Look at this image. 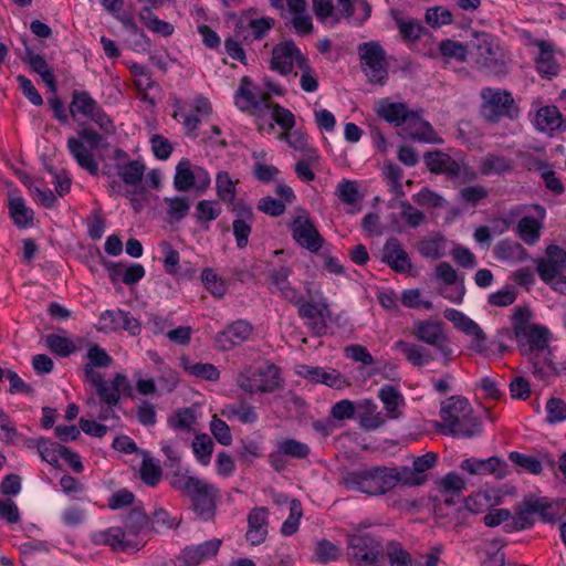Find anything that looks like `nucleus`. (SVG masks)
I'll list each match as a JSON object with an SVG mask.
<instances>
[{
  "label": "nucleus",
  "instance_id": "nucleus-54",
  "mask_svg": "<svg viewBox=\"0 0 566 566\" xmlns=\"http://www.w3.org/2000/svg\"><path fill=\"white\" fill-rule=\"evenodd\" d=\"M541 55L536 60V69L539 73L552 76L558 72V66L554 61L549 44L542 41L539 43Z\"/></svg>",
  "mask_w": 566,
  "mask_h": 566
},
{
  "label": "nucleus",
  "instance_id": "nucleus-40",
  "mask_svg": "<svg viewBox=\"0 0 566 566\" xmlns=\"http://www.w3.org/2000/svg\"><path fill=\"white\" fill-rule=\"evenodd\" d=\"M9 214L19 228H25L33 220V211L25 206L22 197H11L9 200Z\"/></svg>",
  "mask_w": 566,
  "mask_h": 566
},
{
  "label": "nucleus",
  "instance_id": "nucleus-56",
  "mask_svg": "<svg viewBox=\"0 0 566 566\" xmlns=\"http://www.w3.org/2000/svg\"><path fill=\"white\" fill-rule=\"evenodd\" d=\"M302 514L303 511L301 502L293 499L290 503V514L281 526V533L284 536H291L297 532Z\"/></svg>",
  "mask_w": 566,
  "mask_h": 566
},
{
  "label": "nucleus",
  "instance_id": "nucleus-41",
  "mask_svg": "<svg viewBox=\"0 0 566 566\" xmlns=\"http://www.w3.org/2000/svg\"><path fill=\"white\" fill-rule=\"evenodd\" d=\"M116 171L126 185L136 186L143 179L145 166L139 160H128L126 164H116Z\"/></svg>",
  "mask_w": 566,
  "mask_h": 566
},
{
  "label": "nucleus",
  "instance_id": "nucleus-11",
  "mask_svg": "<svg viewBox=\"0 0 566 566\" xmlns=\"http://www.w3.org/2000/svg\"><path fill=\"white\" fill-rule=\"evenodd\" d=\"M471 411L469 400L462 396H451L441 402L440 418L443 421L439 427L442 434H452L463 415Z\"/></svg>",
  "mask_w": 566,
  "mask_h": 566
},
{
  "label": "nucleus",
  "instance_id": "nucleus-62",
  "mask_svg": "<svg viewBox=\"0 0 566 566\" xmlns=\"http://www.w3.org/2000/svg\"><path fill=\"white\" fill-rule=\"evenodd\" d=\"M160 248L164 254L163 265L166 273L172 276H177L179 274V252L175 250L167 241L161 242Z\"/></svg>",
  "mask_w": 566,
  "mask_h": 566
},
{
  "label": "nucleus",
  "instance_id": "nucleus-25",
  "mask_svg": "<svg viewBox=\"0 0 566 566\" xmlns=\"http://www.w3.org/2000/svg\"><path fill=\"white\" fill-rule=\"evenodd\" d=\"M413 335L420 342L428 345H439L440 340H447L444 334V323L440 321H421L415 324Z\"/></svg>",
  "mask_w": 566,
  "mask_h": 566
},
{
  "label": "nucleus",
  "instance_id": "nucleus-6",
  "mask_svg": "<svg viewBox=\"0 0 566 566\" xmlns=\"http://www.w3.org/2000/svg\"><path fill=\"white\" fill-rule=\"evenodd\" d=\"M347 549L355 566H379L384 556L381 537L359 530L356 534L348 535Z\"/></svg>",
  "mask_w": 566,
  "mask_h": 566
},
{
  "label": "nucleus",
  "instance_id": "nucleus-18",
  "mask_svg": "<svg viewBox=\"0 0 566 566\" xmlns=\"http://www.w3.org/2000/svg\"><path fill=\"white\" fill-rule=\"evenodd\" d=\"M423 160L427 168L432 174L446 175L450 179L460 177L461 167L459 163L441 150L424 153Z\"/></svg>",
  "mask_w": 566,
  "mask_h": 566
},
{
  "label": "nucleus",
  "instance_id": "nucleus-12",
  "mask_svg": "<svg viewBox=\"0 0 566 566\" xmlns=\"http://www.w3.org/2000/svg\"><path fill=\"white\" fill-rule=\"evenodd\" d=\"M291 233L297 244L312 253L323 247L324 238L307 217L297 216L291 224Z\"/></svg>",
  "mask_w": 566,
  "mask_h": 566
},
{
  "label": "nucleus",
  "instance_id": "nucleus-50",
  "mask_svg": "<svg viewBox=\"0 0 566 566\" xmlns=\"http://www.w3.org/2000/svg\"><path fill=\"white\" fill-rule=\"evenodd\" d=\"M179 525V521L176 517H171L170 514L163 507L156 509L151 517H149V528L156 533L167 532Z\"/></svg>",
  "mask_w": 566,
  "mask_h": 566
},
{
  "label": "nucleus",
  "instance_id": "nucleus-13",
  "mask_svg": "<svg viewBox=\"0 0 566 566\" xmlns=\"http://www.w3.org/2000/svg\"><path fill=\"white\" fill-rule=\"evenodd\" d=\"M222 542L212 538L197 545H188L177 556L178 566H198L214 557Z\"/></svg>",
  "mask_w": 566,
  "mask_h": 566
},
{
  "label": "nucleus",
  "instance_id": "nucleus-4",
  "mask_svg": "<svg viewBox=\"0 0 566 566\" xmlns=\"http://www.w3.org/2000/svg\"><path fill=\"white\" fill-rule=\"evenodd\" d=\"M235 382L244 392L254 395L273 392L282 386L283 380L280 367L266 363L258 368H245L238 375Z\"/></svg>",
  "mask_w": 566,
  "mask_h": 566
},
{
  "label": "nucleus",
  "instance_id": "nucleus-27",
  "mask_svg": "<svg viewBox=\"0 0 566 566\" xmlns=\"http://www.w3.org/2000/svg\"><path fill=\"white\" fill-rule=\"evenodd\" d=\"M359 426L366 431H374L386 423V417L378 411L377 405L370 400L365 399L357 406Z\"/></svg>",
  "mask_w": 566,
  "mask_h": 566
},
{
  "label": "nucleus",
  "instance_id": "nucleus-37",
  "mask_svg": "<svg viewBox=\"0 0 566 566\" xmlns=\"http://www.w3.org/2000/svg\"><path fill=\"white\" fill-rule=\"evenodd\" d=\"M535 122L541 130H555L562 127L563 116L557 106L546 105L537 111Z\"/></svg>",
  "mask_w": 566,
  "mask_h": 566
},
{
  "label": "nucleus",
  "instance_id": "nucleus-3",
  "mask_svg": "<svg viewBox=\"0 0 566 566\" xmlns=\"http://www.w3.org/2000/svg\"><path fill=\"white\" fill-rule=\"evenodd\" d=\"M391 468L375 465L346 472L342 483L349 491H357L370 496L382 495L397 485Z\"/></svg>",
  "mask_w": 566,
  "mask_h": 566
},
{
  "label": "nucleus",
  "instance_id": "nucleus-32",
  "mask_svg": "<svg viewBox=\"0 0 566 566\" xmlns=\"http://www.w3.org/2000/svg\"><path fill=\"white\" fill-rule=\"evenodd\" d=\"M514 169L513 159L496 154L485 155L480 164V172L483 176L503 175Z\"/></svg>",
  "mask_w": 566,
  "mask_h": 566
},
{
  "label": "nucleus",
  "instance_id": "nucleus-47",
  "mask_svg": "<svg viewBox=\"0 0 566 566\" xmlns=\"http://www.w3.org/2000/svg\"><path fill=\"white\" fill-rule=\"evenodd\" d=\"M237 454L242 462L251 464L254 459L263 457L262 443L259 440L247 437L241 440Z\"/></svg>",
  "mask_w": 566,
  "mask_h": 566
},
{
  "label": "nucleus",
  "instance_id": "nucleus-10",
  "mask_svg": "<svg viewBox=\"0 0 566 566\" xmlns=\"http://www.w3.org/2000/svg\"><path fill=\"white\" fill-rule=\"evenodd\" d=\"M443 314L455 328L472 337V348L476 353L486 354V335L476 322L455 308H447Z\"/></svg>",
  "mask_w": 566,
  "mask_h": 566
},
{
  "label": "nucleus",
  "instance_id": "nucleus-59",
  "mask_svg": "<svg viewBox=\"0 0 566 566\" xmlns=\"http://www.w3.org/2000/svg\"><path fill=\"white\" fill-rule=\"evenodd\" d=\"M340 553V547L328 539H321L316 543L315 556L321 564L337 560Z\"/></svg>",
  "mask_w": 566,
  "mask_h": 566
},
{
  "label": "nucleus",
  "instance_id": "nucleus-23",
  "mask_svg": "<svg viewBox=\"0 0 566 566\" xmlns=\"http://www.w3.org/2000/svg\"><path fill=\"white\" fill-rule=\"evenodd\" d=\"M527 168L528 170L537 171L543 179L545 187L554 195L559 196L564 193L565 187L562 180L556 176V172L549 163L537 157L530 156L527 158Z\"/></svg>",
  "mask_w": 566,
  "mask_h": 566
},
{
  "label": "nucleus",
  "instance_id": "nucleus-33",
  "mask_svg": "<svg viewBox=\"0 0 566 566\" xmlns=\"http://www.w3.org/2000/svg\"><path fill=\"white\" fill-rule=\"evenodd\" d=\"M378 398L384 403L387 411L386 418L398 419L401 416L399 405L403 403V396L401 392L391 385H385L378 390Z\"/></svg>",
  "mask_w": 566,
  "mask_h": 566
},
{
  "label": "nucleus",
  "instance_id": "nucleus-53",
  "mask_svg": "<svg viewBox=\"0 0 566 566\" xmlns=\"http://www.w3.org/2000/svg\"><path fill=\"white\" fill-rule=\"evenodd\" d=\"M46 346L52 353L61 357H67L76 350V346L72 339L57 334L46 336Z\"/></svg>",
  "mask_w": 566,
  "mask_h": 566
},
{
  "label": "nucleus",
  "instance_id": "nucleus-5",
  "mask_svg": "<svg viewBox=\"0 0 566 566\" xmlns=\"http://www.w3.org/2000/svg\"><path fill=\"white\" fill-rule=\"evenodd\" d=\"M357 53L360 67L367 81L373 85L384 86L388 81L387 53L378 41L359 43Z\"/></svg>",
  "mask_w": 566,
  "mask_h": 566
},
{
  "label": "nucleus",
  "instance_id": "nucleus-60",
  "mask_svg": "<svg viewBox=\"0 0 566 566\" xmlns=\"http://www.w3.org/2000/svg\"><path fill=\"white\" fill-rule=\"evenodd\" d=\"M503 545L500 541L492 542L482 551L481 565L482 566H505V554L501 547Z\"/></svg>",
  "mask_w": 566,
  "mask_h": 566
},
{
  "label": "nucleus",
  "instance_id": "nucleus-16",
  "mask_svg": "<svg viewBox=\"0 0 566 566\" xmlns=\"http://www.w3.org/2000/svg\"><path fill=\"white\" fill-rule=\"evenodd\" d=\"M381 261L397 273H407L412 268L408 253L396 237H391L385 242L381 251Z\"/></svg>",
  "mask_w": 566,
  "mask_h": 566
},
{
  "label": "nucleus",
  "instance_id": "nucleus-20",
  "mask_svg": "<svg viewBox=\"0 0 566 566\" xmlns=\"http://www.w3.org/2000/svg\"><path fill=\"white\" fill-rule=\"evenodd\" d=\"M269 510L264 506L254 507L248 514L245 539L252 545L262 544L268 537Z\"/></svg>",
  "mask_w": 566,
  "mask_h": 566
},
{
  "label": "nucleus",
  "instance_id": "nucleus-29",
  "mask_svg": "<svg viewBox=\"0 0 566 566\" xmlns=\"http://www.w3.org/2000/svg\"><path fill=\"white\" fill-rule=\"evenodd\" d=\"M221 206L217 200H200L197 202L193 218L196 223L203 230L208 231L210 222L219 218L221 214Z\"/></svg>",
  "mask_w": 566,
  "mask_h": 566
},
{
  "label": "nucleus",
  "instance_id": "nucleus-49",
  "mask_svg": "<svg viewBox=\"0 0 566 566\" xmlns=\"http://www.w3.org/2000/svg\"><path fill=\"white\" fill-rule=\"evenodd\" d=\"M277 448L281 453L285 454V457L298 460L306 459L311 452L310 447L306 443L293 438L279 441Z\"/></svg>",
  "mask_w": 566,
  "mask_h": 566
},
{
  "label": "nucleus",
  "instance_id": "nucleus-24",
  "mask_svg": "<svg viewBox=\"0 0 566 566\" xmlns=\"http://www.w3.org/2000/svg\"><path fill=\"white\" fill-rule=\"evenodd\" d=\"M212 107L208 98L203 96H198L195 98V107L190 114H184L180 111H176L172 114L175 119L184 118V126L187 129V135L191 137H197L195 134L196 129L201 123V116H208L211 114Z\"/></svg>",
  "mask_w": 566,
  "mask_h": 566
},
{
  "label": "nucleus",
  "instance_id": "nucleus-1",
  "mask_svg": "<svg viewBox=\"0 0 566 566\" xmlns=\"http://www.w3.org/2000/svg\"><path fill=\"white\" fill-rule=\"evenodd\" d=\"M122 522L123 526L93 532L91 542L98 546H109L114 552H138L148 541L149 516L143 510L134 507L123 515Z\"/></svg>",
  "mask_w": 566,
  "mask_h": 566
},
{
  "label": "nucleus",
  "instance_id": "nucleus-48",
  "mask_svg": "<svg viewBox=\"0 0 566 566\" xmlns=\"http://www.w3.org/2000/svg\"><path fill=\"white\" fill-rule=\"evenodd\" d=\"M509 460L518 469L531 474H539L543 470L542 461L533 455L512 451L509 453Z\"/></svg>",
  "mask_w": 566,
  "mask_h": 566
},
{
  "label": "nucleus",
  "instance_id": "nucleus-46",
  "mask_svg": "<svg viewBox=\"0 0 566 566\" xmlns=\"http://www.w3.org/2000/svg\"><path fill=\"white\" fill-rule=\"evenodd\" d=\"M192 450L198 462L208 465L213 452V442L207 433L197 434L192 441Z\"/></svg>",
  "mask_w": 566,
  "mask_h": 566
},
{
  "label": "nucleus",
  "instance_id": "nucleus-51",
  "mask_svg": "<svg viewBox=\"0 0 566 566\" xmlns=\"http://www.w3.org/2000/svg\"><path fill=\"white\" fill-rule=\"evenodd\" d=\"M35 447L41 459L51 465L59 464V458H61L62 453L60 448H65V446L63 444H60L54 441H49L44 438L38 439L35 442Z\"/></svg>",
  "mask_w": 566,
  "mask_h": 566
},
{
  "label": "nucleus",
  "instance_id": "nucleus-36",
  "mask_svg": "<svg viewBox=\"0 0 566 566\" xmlns=\"http://www.w3.org/2000/svg\"><path fill=\"white\" fill-rule=\"evenodd\" d=\"M417 250L426 259H441L446 255V238L440 233L423 238L417 243Z\"/></svg>",
  "mask_w": 566,
  "mask_h": 566
},
{
  "label": "nucleus",
  "instance_id": "nucleus-30",
  "mask_svg": "<svg viewBox=\"0 0 566 566\" xmlns=\"http://www.w3.org/2000/svg\"><path fill=\"white\" fill-rule=\"evenodd\" d=\"M409 136L412 140H418L429 144H441L442 139L437 136L432 125L424 120L420 113L417 112V118H412V122L408 125Z\"/></svg>",
  "mask_w": 566,
  "mask_h": 566
},
{
  "label": "nucleus",
  "instance_id": "nucleus-42",
  "mask_svg": "<svg viewBox=\"0 0 566 566\" xmlns=\"http://www.w3.org/2000/svg\"><path fill=\"white\" fill-rule=\"evenodd\" d=\"M182 366L189 375L203 380L217 381L220 378V371L210 363L192 364L188 359H182Z\"/></svg>",
  "mask_w": 566,
  "mask_h": 566
},
{
  "label": "nucleus",
  "instance_id": "nucleus-61",
  "mask_svg": "<svg viewBox=\"0 0 566 566\" xmlns=\"http://www.w3.org/2000/svg\"><path fill=\"white\" fill-rule=\"evenodd\" d=\"M336 195L343 203L349 206L357 203V201L361 197L356 181L348 179H343L337 185Z\"/></svg>",
  "mask_w": 566,
  "mask_h": 566
},
{
  "label": "nucleus",
  "instance_id": "nucleus-21",
  "mask_svg": "<svg viewBox=\"0 0 566 566\" xmlns=\"http://www.w3.org/2000/svg\"><path fill=\"white\" fill-rule=\"evenodd\" d=\"M297 374L316 384H324L331 388L339 389L346 385L345 378L336 369H325L318 366L300 365Z\"/></svg>",
  "mask_w": 566,
  "mask_h": 566
},
{
  "label": "nucleus",
  "instance_id": "nucleus-44",
  "mask_svg": "<svg viewBox=\"0 0 566 566\" xmlns=\"http://www.w3.org/2000/svg\"><path fill=\"white\" fill-rule=\"evenodd\" d=\"M164 202L167 206L168 217L176 222L186 218L190 210V201L187 197H165Z\"/></svg>",
  "mask_w": 566,
  "mask_h": 566
},
{
  "label": "nucleus",
  "instance_id": "nucleus-38",
  "mask_svg": "<svg viewBox=\"0 0 566 566\" xmlns=\"http://www.w3.org/2000/svg\"><path fill=\"white\" fill-rule=\"evenodd\" d=\"M196 175L195 168L188 159H181L175 170L174 188L179 192H186L195 187Z\"/></svg>",
  "mask_w": 566,
  "mask_h": 566
},
{
  "label": "nucleus",
  "instance_id": "nucleus-52",
  "mask_svg": "<svg viewBox=\"0 0 566 566\" xmlns=\"http://www.w3.org/2000/svg\"><path fill=\"white\" fill-rule=\"evenodd\" d=\"M483 423L476 417L463 415L451 436L460 438H473L482 432Z\"/></svg>",
  "mask_w": 566,
  "mask_h": 566
},
{
  "label": "nucleus",
  "instance_id": "nucleus-35",
  "mask_svg": "<svg viewBox=\"0 0 566 566\" xmlns=\"http://www.w3.org/2000/svg\"><path fill=\"white\" fill-rule=\"evenodd\" d=\"M543 223L534 217L525 216L516 224V234L528 245L539 241Z\"/></svg>",
  "mask_w": 566,
  "mask_h": 566
},
{
  "label": "nucleus",
  "instance_id": "nucleus-14",
  "mask_svg": "<svg viewBox=\"0 0 566 566\" xmlns=\"http://www.w3.org/2000/svg\"><path fill=\"white\" fill-rule=\"evenodd\" d=\"M253 331L252 325L243 319L229 324L224 329L217 333L214 337L216 348L228 352L243 344Z\"/></svg>",
  "mask_w": 566,
  "mask_h": 566
},
{
  "label": "nucleus",
  "instance_id": "nucleus-26",
  "mask_svg": "<svg viewBox=\"0 0 566 566\" xmlns=\"http://www.w3.org/2000/svg\"><path fill=\"white\" fill-rule=\"evenodd\" d=\"M297 314L304 321V324L310 327L313 335L324 336L327 334L328 325L325 323L323 314L318 311V306L315 303L305 301L303 304H300Z\"/></svg>",
  "mask_w": 566,
  "mask_h": 566
},
{
  "label": "nucleus",
  "instance_id": "nucleus-63",
  "mask_svg": "<svg viewBox=\"0 0 566 566\" xmlns=\"http://www.w3.org/2000/svg\"><path fill=\"white\" fill-rule=\"evenodd\" d=\"M87 365L94 368H108L113 364V358L108 353L97 344L88 347L86 353Z\"/></svg>",
  "mask_w": 566,
  "mask_h": 566
},
{
  "label": "nucleus",
  "instance_id": "nucleus-7",
  "mask_svg": "<svg viewBox=\"0 0 566 566\" xmlns=\"http://www.w3.org/2000/svg\"><path fill=\"white\" fill-rule=\"evenodd\" d=\"M78 138H67V149L76 164L92 176H97L99 168L91 150L101 146L103 137L92 128L77 130Z\"/></svg>",
  "mask_w": 566,
  "mask_h": 566
},
{
  "label": "nucleus",
  "instance_id": "nucleus-57",
  "mask_svg": "<svg viewBox=\"0 0 566 566\" xmlns=\"http://www.w3.org/2000/svg\"><path fill=\"white\" fill-rule=\"evenodd\" d=\"M201 281L206 290L213 296L222 297L227 292L226 283L218 276V274L210 268H205L201 272Z\"/></svg>",
  "mask_w": 566,
  "mask_h": 566
},
{
  "label": "nucleus",
  "instance_id": "nucleus-19",
  "mask_svg": "<svg viewBox=\"0 0 566 566\" xmlns=\"http://www.w3.org/2000/svg\"><path fill=\"white\" fill-rule=\"evenodd\" d=\"M298 48L293 40H285L276 44L272 50V59L270 61L271 70L287 75L292 72L295 54Z\"/></svg>",
  "mask_w": 566,
  "mask_h": 566
},
{
  "label": "nucleus",
  "instance_id": "nucleus-58",
  "mask_svg": "<svg viewBox=\"0 0 566 566\" xmlns=\"http://www.w3.org/2000/svg\"><path fill=\"white\" fill-rule=\"evenodd\" d=\"M196 417L191 408L178 409L174 416L168 418L170 428L180 431H191Z\"/></svg>",
  "mask_w": 566,
  "mask_h": 566
},
{
  "label": "nucleus",
  "instance_id": "nucleus-64",
  "mask_svg": "<svg viewBox=\"0 0 566 566\" xmlns=\"http://www.w3.org/2000/svg\"><path fill=\"white\" fill-rule=\"evenodd\" d=\"M439 51L441 55L447 59H454L459 62L467 60V48L462 43L451 39L442 40L439 44Z\"/></svg>",
  "mask_w": 566,
  "mask_h": 566
},
{
  "label": "nucleus",
  "instance_id": "nucleus-2",
  "mask_svg": "<svg viewBox=\"0 0 566 566\" xmlns=\"http://www.w3.org/2000/svg\"><path fill=\"white\" fill-rule=\"evenodd\" d=\"M171 485L187 495L196 515L205 522L212 521L217 512L219 489L197 476L178 474Z\"/></svg>",
  "mask_w": 566,
  "mask_h": 566
},
{
  "label": "nucleus",
  "instance_id": "nucleus-15",
  "mask_svg": "<svg viewBox=\"0 0 566 566\" xmlns=\"http://www.w3.org/2000/svg\"><path fill=\"white\" fill-rule=\"evenodd\" d=\"M461 469L470 474H492L497 479H503L509 474V464L499 457L488 459L468 458L462 461Z\"/></svg>",
  "mask_w": 566,
  "mask_h": 566
},
{
  "label": "nucleus",
  "instance_id": "nucleus-28",
  "mask_svg": "<svg viewBox=\"0 0 566 566\" xmlns=\"http://www.w3.org/2000/svg\"><path fill=\"white\" fill-rule=\"evenodd\" d=\"M98 107L99 104L87 91H73L72 101L69 106V112L73 118H75L76 115H81L88 119Z\"/></svg>",
  "mask_w": 566,
  "mask_h": 566
},
{
  "label": "nucleus",
  "instance_id": "nucleus-39",
  "mask_svg": "<svg viewBox=\"0 0 566 566\" xmlns=\"http://www.w3.org/2000/svg\"><path fill=\"white\" fill-rule=\"evenodd\" d=\"M222 415L227 416L228 419H237L243 424H253L258 421L259 415L255 408L244 400H239L235 403L228 406Z\"/></svg>",
  "mask_w": 566,
  "mask_h": 566
},
{
  "label": "nucleus",
  "instance_id": "nucleus-45",
  "mask_svg": "<svg viewBox=\"0 0 566 566\" xmlns=\"http://www.w3.org/2000/svg\"><path fill=\"white\" fill-rule=\"evenodd\" d=\"M216 190L218 198L226 203H233L235 199V186L229 172L219 171L216 176Z\"/></svg>",
  "mask_w": 566,
  "mask_h": 566
},
{
  "label": "nucleus",
  "instance_id": "nucleus-31",
  "mask_svg": "<svg viewBox=\"0 0 566 566\" xmlns=\"http://www.w3.org/2000/svg\"><path fill=\"white\" fill-rule=\"evenodd\" d=\"M494 255L497 260L524 262L528 258L527 251L524 247L514 240L504 239L497 242L494 248Z\"/></svg>",
  "mask_w": 566,
  "mask_h": 566
},
{
  "label": "nucleus",
  "instance_id": "nucleus-55",
  "mask_svg": "<svg viewBox=\"0 0 566 566\" xmlns=\"http://www.w3.org/2000/svg\"><path fill=\"white\" fill-rule=\"evenodd\" d=\"M386 554L390 566H411V555L402 547L399 542L391 541L387 544Z\"/></svg>",
  "mask_w": 566,
  "mask_h": 566
},
{
  "label": "nucleus",
  "instance_id": "nucleus-43",
  "mask_svg": "<svg viewBox=\"0 0 566 566\" xmlns=\"http://www.w3.org/2000/svg\"><path fill=\"white\" fill-rule=\"evenodd\" d=\"M244 84H251V81L249 77L244 76L241 80V85L239 90L237 91L235 97L238 98L237 105L242 111L251 109V108H259L261 105V102L265 99V95L262 94L261 96H258L255 93H253L249 87L244 86Z\"/></svg>",
  "mask_w": 566,
  "mask_h": 566
},
{
  "label": "nucleus",
  "instance_id": "nucleus-22",
  "mask_svg": "<svg viewBox=\"0 0 566 566\" xmlns=\"http://www.w3.org/2000/svg\"><path fill=\"white\" fill-rule=\"evenodd\" d=\"M377 113L387 123L395 126L402 124L408 126L412 118H417V112L409 109L405 103H390L386 98L379 102Z\"/></svg>",
  "mask_w": 566,
  "mask_h": 566
},
{
  "label": "nucleus",
  "instance_id": "nucleus-9",
  "mask_svg": "<svg viewBox=\"0 0 566 566\" xmlns=\"http://www.w3.org/2000/svg\"><path fill=\"white\" fill-rule=\"evenodd\" d=\"M481 96V113L490 123L495 124L503 117L512 119L517 116L518 107L510 92L486 87L482 90Z\"/></svg>",
  "mask_w": 566,
  "mask_h": 566
},
{
  "label": "nucleus",
  "instance_id": "nucleus-17",
  "mask_svg": "<svg viewBox=\"0 0 566 566\" xmlns=\"http://www.w3.org/2000/svg\"><path fill=\"white\" fill-rule=\"evenodd\" d=\"M521 333L522 335L516 333L514 336L523 355L530 354L533 350H543L548 346L549 332L544 326L532 325Z\"/></svg>",
  "mask_w": 566,
  "mask_h": 566
},
{
  "label": "nucleus",
  "instance_id": "nucleus-8",
  "mask_svg": "<svg viewBox=\"0 0 566 566\" xmlns=\"http://www.w3.org/2000/svg\"><path fill=\"white\" fill-rule=\"evenodd\" d=\"M471 45L475 49L480 69L494 75H503L507 72L503 53L495 44L493 35L485 32L476 33Z\"/></svg>",
  "mask_w": 566,
  "mask_h": 566
},
{
  "label": "nucleus",
  "instance_id": "nucleus-34",
  "mask_svg": "<svg viewBox=\"0 0 566 566\" xmlns=\"http://www.w3.org/2000/svg\"><path fill=\"white\" fill-rule=\"evenodd\" d=\"M524 499L526 500L527 510L531 511L532 514H537L542 522L554 523L557 521V510L548 497H536L531 494Z\"/></svg>",
  "mask_w": 566,
  "mask_h": 566
}]
</instances>
